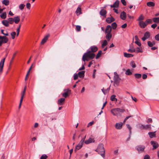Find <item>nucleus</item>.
I'll return each instance as SVG.
<instances>
[{"instance_id":"58836bf2","label":"nucleus","mask_w":159,"mask_h":159,"mask_svg":"<svg viewBox=\"0 0 159 159\" xmlns=\"http://www.w3.org/2000/svg\"><path fill=\"white\" fill-rule=\"evenodd\" d=\"M135 49V52L136 53H139V52H143V51L142 49H140V48L139 47H137Z\"/></svg>"},{"instance_id":"412c9836","label":"nucleus","mask_w":159,"mask_h":159,"mask_svg":"<svg viewBox=\"0 0 159 159\" xmlns=\"http://www.w3.org/2000/svg\"><path fill=\"white\" fill-rule=\"evenodd\" d=\"M115 19L113 17H111L110 18L108 17L107 18L106 21L108 23H110L115 21Z\"/></svg>"},{"instance_id":"4be33fe9","label":"nucleus","mask_w":159,"mask_h":159,"mask_svg":"<svg viewBox=\"0 0 159 159\" xmlns=\"http://www.w3.org/2000/svg\"><path fill=\"white\" fill-rule=\"evenodd\" d=\"M119 0H116L113 5L110 6L111 7H117L119 6Z\"/></svg>"},{"instance_id":"4c0bfd02","label":"nucleus","mask_w":159,"mask_h":159,"mask_svg":"<svg viewBox=\"0 0 159 159\" xmlns=\"http://www.w3.org/2000/svg\"><path fill=\"white\" fill-rule=\"evenodd\" d=\"M144 19V17L143 16V15H141L139 17L137 20L139 21V22H140V21H143V20Z\"/></svg>"},{"instance_id":"2eb2a0df","label":"nucleus","mask_w":159,"mask_h":159,"mask_svg":"<svg viewBox=\"0 0 159 159\" xmlns=\"http://www.w3.org/2000/svg\"><path fill=\"white\" fill-rule=\"evenodd\" d=\"M107 13V11L104 9H102L101 10V11H100V14L103 16L104 17H106V14Z\"/></svg>"},{"instance_id":"864d4df0","label":"nucleus","mask_w":159,"mask_h":159,"mask_svg":"<svg viewBox=\"0 0 159 159\" xmlns=\"http://www.w3.org/2000/svg\"><path fill=\"white\" fill-rule=\"evenodd\" d=\"M155 38L156 40L159 41V33L155 36Z\"/></svg>"},{"instance_id":"f257e3e1","label":"nucleus","mask_w":159,"mask_h":159,"mask_svg":"<svg viewBox=\"0 0 159 159\" xmlns=\"http://www.w3.org/2000/svg\"><path fill=\"white\" fill-rule=\"evenodd\" d=\"M95 57V54L91 52L89 50H87L86 52L84 54L82 57L83 61L85 62L88 61L89 59H93Z\"/></svg>"},{"instance_id":"4d7b16f0","label":"nucleus","mask_w":159,"mask_h":159,"mask_svg":"<svg viewBox=\"0 0 159 159\" xmlns=\"http://www.w3.org/2000/svg\"><path fill=\"white\" fill-rule=\"evenodd\" d=\"M147 22L149 24H152V20L151 19H147L146 20Z\"/></svg>"},{"instance_id":"13d9d810","label":"nucleus","mask_w":159,"mask_h":159,"mask_svg":"<svg viewBox=\"0 0 159 159\" xmlns=\"http://www.w3.org/2000/svg\"><path fill=\"white\" fill-rule=\"evenodd\" d=\"M26 6L28 9L30 10V7H31L30 4V3H27L26 4Z\"/></svg>"},{"instance_id":"7ed1b4c3","label":"nucleus","mask_w":159,"mask_h":159,"mask_svg":"<svg viewBox=\"0 0 159 159\" xmlns=\"http://www.w3.org/2000/svg\"><path fill=\"white\" fill-rule=\"evenodd\" d=\"M111 111L114 116H118L120 115V113H123L125 112V110L119 108H116L111 109Z\"/></svg>"},{"instance_id":"c9c22d12","label":"nucleus","mask_w":159,"mask_h":159,"mask_svg":"<svg viewBox=\"0 0 159 159\" xmlns=\"http://www.w3.org/2000/svg\"><path fill=\"white\" fill-rule=\"evenodd\" d=\"M116 95H112L111 97V100L112 101H117V99L115 98Z\"/></svg>"},{"instance_id":"bb28decb","label":"nucleus","mask_w":159,"mask_h":159,"mask_svg":"<svg viewBox=\"0 0 159 159\" xmlns=\"http://www.w3.org/2000/svg\"><path fill=\"white\" fill-rule=\"evenodd\" d=\"M124 56L127 58L131 57H133L134 55L129 53H127L126 52H124Z\"/></svg>"},{"instance_id":"0e129e2a","label":"nucleus","mask_w":159,"mask_h":159,"mask_svg":"<svg viewBox=\"0 0 159 159\" xmlns=\"http://www.w3.org/2000/svg\"><path fill=\"white\" fill-rule=\"evenodd\" d=\"M135 43L138 45L139 46H140L141 45V43L138 41H136Z\"/></svg>"},{"instance_id":"8fccbe9b","label":"nucleus","mask_w":159,"mask_h":159,"mask_svg":"<svg viewBox=\"0 0 159 159\" xmlns=\"http://www.w3.org/2000/svg\"><path fill=\"white\" fill-rule=\"evenodd\" d=\"M126 126L127 127V128L129 129V136H130V134H131V126L129 125V124H127Z\"/></svg>"},{"instance_id":"09e8293b","label":"nucleus","mask_w":159,"mask_h":159,"mask_svg":"<svg viewBox=\"0 0 159 159\" xmlns=\"http://www.w3.org/2000/svg\"><path fill=\"white\" fill-rule=\"evenodd\" d=\"M128 51L130 52H135V49L133 48H131L128 50Z\"/></svg>"},{"instance_id":"c756f323","label":"nucleus","mask_w":159,"mask_h":159,"mask_svg":"<svg viewBox=\"0 0 159 159\" xmlns=\"http://www.w3.org/2000/svg\"><path fill=\"white\" fill-rule=\"evenodd\" d=\"M93 139L91 138H89L87 140H86L84 142V143L86 144H88L89 143H91L92 142H94V141H93Z\"/></svg>"},{"instance_id":"473e14b6","label":"nucleus","mask_w":159,"mask_h":159,"mask_svg":"<svg viewBox=\"0 0 159 159\" xmlns=\"http://www.w3.org/2000/svg\"><path fill=\"white\" fill-rule=\"evenodd\" d=\"M2 3L6 6L8 5L9 4V1L8 0H3L2 1Z\"/></svg>"},{"instance_id":"f3484780","label":"nucleus","mask_w":159,"mask_h":159,"mask_svg":"<svg viewBox=\"0 0 159 159\" xmlns=\"http://www.w3.org/2000/svg\"><path fill=\"white\" fill-rule=\"evenodd\" d=\"M126 14L124 11L121 12L120 14V18L121 19L123 20H125L126 18Z\"/></svg>"},{"instance_id":"a18cd8bd","label":"nucleus","mask_w":159,"mask_h":159,"mask_svg":"<svg viewBox=\"0 0 159 159\" xmlns=\"http://www.w3.org/2000/svg\"><path fill=\"white\" fill-rule=\"evenodd\" d=\"M2 19H5L6 17V13L4 12L0 15Z\"/></svg>"},{"instance_id":"9d476101","label":"nucleus","mask_w":159,"mask_h":159,"mask_svg":"<svg viewBox=\"0 0 159 159\" xmlns=\"http://www.w3.org/2000/svg\"><path fill=\"white\" fill-rule=\"evenodd\" d=\"M98 50V47L95 46H91L88 49V50H89V51H90V52L93 53L96 52Z\"/></svg>"},{"instance_id":"aec40b11","label":"nucleus","mask_w":159,"mask_h":159,"mask_svg":"<svg viewBox=\"0 0 159 159\" xmlns=\"http://www.w3.org/2000/svg\"><path fill=\"white\" fill-rule=\"evenodd\" d=\"M139 26L141 28H144L146 26V25L145 24V23L143 21L139 22Z\"/></svg>"},{"instance_id":"a19ab883","label":"nucleus","mask_w":159,"mask_h":159,"mask_svg":"<svg viewBox=\"0 0 159 159\" xmlns=\"http://www.w3.org/2000/svg\"><path fill=\"white\" fill-rule=\"evenodd\" d=\"M135 77L137 79H139L141 78V74L139 73H136L134 74Z\"/></svg>"},{"instance_id":"a878e982","label":"nucleus","mask_w":159,"mask_h":159,"mask_svg":"<svg viewBox=\"0 0 159 159\" xmlns=\"http://www.w3.org/2000/svg\"><path fill=\"white\" fill-rule=\"evenodd\" d=\"M123 125V123H116L115 125V127L117 129H121L122 125Z\"/></svg>"},{"instance_id":"774afa93","label":"nucleus","mask_w":159,"mask_h":159,"mask_svg":"<svg viewBox=\"0 0 159 159\" xmlns=\"http://www.w3.org/2000/svg\"><path fill=\"white\" fill-rule=\"evenodd\" d=\"M20 27H21V25L20 24L19 25V26H18V27L16 29V32H17V33H19Z\"/></svg>"},{"instance_id":"39448f33","label":"nucleus","mask_w":159,"mask_h":159,"mask_svg":"<svg viewBox=\"0 0 159 159\" xmlns=\"http://www.w3.org/2000/svg\"><path fill=\"white\" fill-rule=\"evenodd\" d=\"M20 20V18L19 16L14 17L13 18H11V24L14 22L16 24H18Z\"/></svg>"},{"instance_id":"69168bd1","label":"nucleus","mask_w":159,"mask_h":159,"mask_svg":"<svg viewBox=\"0 0 159 159\" xmlns=\"http://www.w3.org/2000/svg\"><path fill=\"white\" fill-rule=\"evenodd\" d=\"M147 75L145 74H143L142 75V78L143 79L145 80L147 79Z\"/></svg>"},{"instance_id":"4468645a","label":"nucleus","mask_w":159,"mask_h":159,"mask_svg":"<svg viewBox=\"0 0 159 159\" xmlns=\"http://www.w3.org/2000/svg\"><path fill=\"white\" fill-rule=\"evenodd\" d=\"M5 58H4L0 62V74H1L2 71L4 66V61L5 60Z\"/></svg>"},{"instance_id":"5fc2aeb1","label":"nucleus","mask_w":159,"mask_h":159,"mask_svg":"<svg viewBox=\"0 0 159 159\" xmlns=\"http://www.w3.org/2000/svg\"><path fill=\"white\" fill-rule=\"evenodd\" d=\"M148 46L150 47H152V46H153L152 43L150 41H148Z\"/></svg>"},{"instance_id":"b1692460","label":"nucleus","mask_w":159,"mask_h":159,"mask_svg":"<svg viewBox=\"0 0 159 159\" xmlns=\"http://www.w3.org/2000/svg\"><path fill=\"white\" fill-rule=\"evenodd\" d=\"M106 34V38L108 41H109L112 37V34L111 33H105Z\"/></svg>"},{"instance_id":"ea45409f","label":"nucleus","mask_w":159,"mask_h":159,"mask_svg":"<svg viewBox=\"0 0 159 159\" xmlns=\"http://www.w3.org/2000/svg\"><path fill=\"white\" fill-rule=\"evenodd\" d=\"M107 44V42L106 40H105L103 41L102 43V47L103 48L105 46H106Z\"/></svg>"},{"instance_id":"6e6552de","label":"nucleus","mask_w":159,"mask_h":159,"mask_svg":"<svg viewBox=\"0 0 159 159\" xmlns=\"http://www.w3.org/2000/svg\"><path fill=\"white\" fill-rule=\"evenodd\" d=\"M26 89V87H25L24 88V90L22 92V93H21V98L20 99V104H19V108H20V107H21V105L22 104V101L23 100V98L24 97V95L25 94Z\"/></svg>"},{"instance_id":"e2e57ef3","label":"nucleus","mask_w":159,"mask_h":159,"mask_svg":"<svg viewBox=\"0 0 159 159\" xmlns=\"http://www.w3.org/2000/svg\"><path fill=\"white\" fill-rule=\"evenodd\" d=\"M1 32L2 34H4L5 35L8 36V33L7 32H6V33H4V30H1Z\"/></svg>"},{"instance_id":"c03bdc74","label":"nucleus","mask_w":159,"mask_h":159,"mask_svg":"<svg viewBox=\"0 0 159 159\" xmlns=\"http://www.w3.org/2000/svg\"><path fill=\"white\" fill-rule=\"evenodd\" d=\"M125 74L127 75H130L132 74V72L129 69H128L125 72Z\"/></svg>"},{"instance_id":"393cba45","label":"nucleus","mask_w":159,"mask_h":159,"mask_svg":"<svg viewBox=\"0 0 159 159\" xmlns=\"http://www.w3.org/2000/svg\"><path fill=\"white\" fill-rule=\"evenodd\" d=\"M75 13L77 16H79V15L81 14L82 13L81 12V8L78 7L75 11Z\"/></svg>"},{"instance_id":"f03ea898","label":"nucleus","mask_w":159,"mask_h":159,"mask_svg":"<svg viewBox=\"0 0 159 159\" xmlns=\"http://www.w3.org/2000/svg\"><path fill=\"white\" fill-rule=\"evenodd\" d=\"M95 151L97 152H98V153L103 157H104L105 155V150L103 144H99L98 146V148Z\"/></svg>"},{"instance_id":"20e7f679","label":"nucleus","mask_w":159,"mask_h":159,"mask_svg":"<svg viewBox=\"0 0 159 159\" xmlns=\"http://www.w3.org/2000/svg\"><path fill=\"white\" fill-rule=\"evenodd\" d=\"M116 73L115 72L114 74L115 75L114 76V84L118 85L120 81V78L119 75L117 74L116 75Z\"/></svg>"},{"instance_id":"e433bc0d","label":"nucleus","mask_w":159,"mask_h":159,"mask_svg":"<svg viewBox=\"0 0 159 159\" xmlns=\"http://www.w3.org/2000/svg\"><path fill=\"white\" fill-rule=\"evenodd\" d=\"M3 24L6 26H8L9 23L8 21L6 20H3L2 21Z\"/></svg>"},{"instance_id":"423d86ee","label":"nucleus","mask_w":159,"mask_h":159,"mask_svg":"<svg viewBox=\"0 0 159 159\" xmlns=\"http://www.w3.org/2000/svg\"><path fill=\"white\" fill-rule=\"evenodd\" d=\"M138 152L139 153L143 152L145 148V147L143 145H139L136 146V148Z\"/></svg>"},{"instance_id":"680f3d73","label":"nucleus","mask_w":159,"mask_h":159,"mask_svg":"<svg viewBox=\"0 0 159 159\" xmlns=\"http://www.w3.org/2000/svg\"><path fill=\"white\" fill-rule=\"evenodd\" d=\"M144 159H150V157L148 155H146L144 157Z\"/></svg>"},{"instance_id":"dca6fc26","label":"nucleus","mask_w":159,"mask_h":159,"mask_svg":"<svg viewBox=\"0 0 159 159\" xmlns=\"http://www.w3.org/2000/svg\"><path fill=\"white\" fill-rule=\"evenodd\" d=\"M50 36V34H48L46 35L43 39L42 40L41 42V44H43L47 40L48 38Z\"/></svg>"},{"instance_id":"79ce46f5","label":"nucleus","mask_w":159,"mask_h":159,"mask_svg":"<svg viewBox=\"0 0 159 159\" xmlns=\"http://www.w3.org/2000/svg\"><path fill=\"white\" fill-rule=\"evenodd\" d=\"M102 53V51L101 50H100L98 52V53L97 54L96 56V58L98 59L99 58L101 55Z\"/></svg>"},{"instance_id":"9b49d317","label":"nucleus","mask_w":159,"mask_h":159,"mask_svg":"<svg viewBox=\"0 0 159 159\" xmlns=\"http://www.w3.org/2000/svg\"><path fill=\"white\" fill-rule=\"evenodd\" d=\"M150 37V33L148 32H146L144 33V36L142 38V39L143 41H144L147 39H148Z\"/></svg>"},{"instance_id":"3c124183","label":"nucleus","mask_w":159,"mask_h":159,"mask_svg":"<svg viewBox=\"0 0 159 159\" xmlns=\"http://www.w3.org/2000/svg\"><path fill=\"white\" fill-rule=\"evenodd\" d=\"M48 158V156L45 154H43L42 155L40 159H46Z\"/></svg>"},{"instance_id":"37998d69","label":"nucleus","mask_w":159,"mask_h":159,"mask_svg":"<svg viewBox=\"0 0 159 159\" xmlns=\"http://www.w3.org/2000/svg\"><path fill=\"white\" fill-rule=\"evenodd\" d=\"M25 6V5L24 4H21L19 5V7L20 10H22L24 9Z\"/></svg>"},{"instance_id":"c85d7f7f","label":"nucleus","mask_w":159,"mask_h":159,"mask_svg":"<svg viewBox=\"0 0 159 159\" xmlns=\"http://www.w3.org/2000/svg\"><path fill=\"white\" fill-rule=\"evenodd\" d=\"M137 126L141 129H145V125L141 124L140 123L138 124L137 125Z\"/></svg>"},{"instance_id":"2f4dec72","label":"nucleus","mask_w":159,"mask_h":159,"mask_svg":"<svg viewBox=\"0 0 159 159\" xmlns=\"http://www.w3.org/2000/svg\"><path fill=\"white\" fill-rule=\"evenodd\" d=\"M110 89V86L106 89L104 90L103 89H102V91L103 93H104V94H106L109 91Z\"/></svg>"},{"instance_id":"49530a36","label":"nucleus","mask_w":159,"mask_h":159,"mask_svg":"<svg viewBox=\"0 0 159 159\" xmlns=\"http://www.w3.org/2000/svg\"><path fill=\"white\" fill-rule=\"evenodd\" d=\"M16 35V33L15 32H13L11 33V36L12 39H15Z\"/></svg>"},{"instance_id":"052dcab7","label":"nucleus","mask_w":159,"mask_h":159,"mask_svg":"<svg viewBox=\"0 0 159 159\" xmlns=\"http://www.w3.org/2000/svg\"><path fill=\"white\" fill-rule=\"evenodd\" d=\"M96 71V69H94L93 71V74L92 76L93 78H94L95 77V73Z\"/></svg>"},{"instance_id":"bf43d9fd","label":"nucleus","mask_w":159,"mask_h":159,"mask_svg":"<svg viewBox=\"0 0 159 159\" xmlns=\"http://www.w3.org/2000/svg\"><path fill=\"white\" fill-rule=\"evenodd\" d=\"M145 129H147L151 128V125H145Z\"/></svg>"},{"instance_id":"6e6d98bb","label":"nucleus","mask_w":159,"mask_h":159,"mask_svg":"<svg viewBox=\"0 0 159 159\" xmlns=\"http://www.w3.org/2000/svg\"><path fill=\"white\" fill-rule=\"evenodd\" d=\"M78 74L75 73L74 75V80H77L78 78Z\"/></svg>"},{"instance_id":"603ef678","label":"nucleus","mask_w":159,"mask_h":159,"mask_svg":"<svg viewBox=\"0 0 159 159\" xmlns=\"http://www.w3.org/2000/svg\"><path fill=\"white\" fill-rule=\"evenodd\" d=\"M76 30L78 32L80 31L81 30V26L80 25H76Z\"/></svg>"},{"instance_id":"f8f14e48","label":"nucleus","mask_w":159,"mask_h":159,"mask_svg":"<svg viewBox=\"0 0 159 159\" xmlns=\"http://www.w3.org/2000/svg\"><path fill=\"white\" fill-rule=\"evenodd\" d=\"M66 90V91L63 93L62 94V96L66 98L69 96V95L71 93V90L69 89L67 90Z\"/></svg>"},{"instance_id":"0eeeda50","label":"nucleus","mask_w":159,"mask_h":159,"mask_svg":"<svg viewBox=\"0 0 159 159\" xmlns=\"http://www.w3.org/2000/svg\"><path fill=\"white\" fill-rule=\"evenodd\" d=\"M8 41V39L5 36H0V46H1L3 43H6Z\"/></svg>"},{"instance_id":"a211bd4d","label":"nucleus","mask_w":159,"mask_h":159,"mask_svg":"<svg viewBox=\"0 0 159 159\" xmlns=\"http://www.w3.org/2000/svg\"><path fill=\"white\" fill-rule=\"evenodd\" d=\"M111 27L110 25H108L107 26L105 31V33H111Z\"/></svg>"},{"instance_id":"7c9ffc66","label":"nucleus","mask_w":159,"mask_h":159,"mask_svg":"<svg viewBox=\"0 0 159 159\" xmlns=\"http://www.w3.org/2000/svg\"><path fill=\"white\" fill-rule=\"evenodd\" d=\"M155 5V3L153 2H149L147 3V5L149 7H154Z\"/></svg>"},{"instance_id":"f704fd0d","label":"nucleus","mask_w":159,"mask_h":159,"mask_svg":"<svg viewBox=\"0 0 159 159\" xmlns=\"http://www.w3.org/2000/svg\"><path fill=\"white\" fill-rule=\"evenodd\" d=\"M153 21L156 23H159V17H158L153 18L152 19Z\"/></svg>"},{"instance_id":"ddd939ff","label":"nucleus","mask_w":159,"mask_h":159,"mask_svg":"<svg viewBox=\"0 0 159 159\" xmlns=\"http://www.w3.org/2000/svg\"><path fill=\"white\" fill-rule=\"evenodd\" d=\"M150 143L153 147V149L157 148L159 146L158 143L156 142L152 141H151Z\"/></svg>"},{"instance_id":"72a5a7b5","label":"nucleus","mask_w":159,"mask_h":159,"mask_svg":"<svg viewBox=\"0 0 159 159\" xmlns=\"http://www.w3.org/2000/svg\"><path fill=\"white\" fill-rule=\"evenodd\" d=\"M117 27V25L116 22H113L111 24V28H112L113 30L116 29Z\"/></svg>"},{"instance_id":"338daca9","label":"nucleus","mask_w":159,"mask_h":159,"mask_svg":"<svg viewBox=\"0 0 159 159\" xmlns=\"http://www.w3.org/2000/svg\"><path fill=\"white\" fill-rule=\"evenodd\" d=\"M121 2L125 6L126 5V2L125 0H121Z\"/></svg>"},{"instance_id":"6ab92c4d","label":"nucleus","mask_w":159,"mask_h":159,"mask_svg":"<svg viewBox=\"0 0 159 159\" xmlns=\"http://www.w3.org/2000/svg\"><path fill=\"white\" fill-rule=\"evenodd\" d=\"M65 101V99L64 98H61L58 99L57 103L58 105H61L64 104Z\"/></svg>"},{"instance_id":"5701e85b","label":"nucleus","mask_w":159,"mask_h":159,"mask_svg":"<svg viewBox=\"0 0 159 159\" xmlns=\"http://www.w3.org/2000/svg\"><path fill=\"white\" fill-rule=\"evenodd\" d=\"M84 71H81L79 72L78 74L79 77H80V78H83L84 77Z\"/></svg>"},{"instance_id":"cd10ccee","label":"nucleus","mask_w":159,"mask_h":159,"mask_svg":"<svg viewBox=\"0 0 159 159\" xmlns=\"http://www.w3.org/2000/svg\"><path fill=\"white\" fill-rule=\"evenodd\" d=\"M149 137L151 138H152L154 137H155L156 136L155 132H149L148 133Z\"/></svg>"},{"instance_id":"1a4fd4ad","label":"nucleus","mask_w":159,"mask_h":159,"mask_svg":"<svg viewBox=\"0 0 159 159\" xmlns=\"http://www.w3.org/2000/svg\"><path fill=\"white\" fill-rule=\"evenodd\" d=\"M84 139H82L78 144L76 146L75 150L76 151V150H78L81 148L84 142Z\"/></svg>"},{"instance_id":"de8ad7c7","label":"nucleus","mask_w":159,"mask_h":159,"mask_svg":"<svg viewBox=\"0 0 159 159\" xmlns=\"http://www.w3.org/2000/svg\"><path fill=\"white\" fill-rule=\"evenodd\" d=\"M130 65L133 68H135L136 66L135 62L134 61H132L130 62Z\"/></svg>"}]
</instances>
